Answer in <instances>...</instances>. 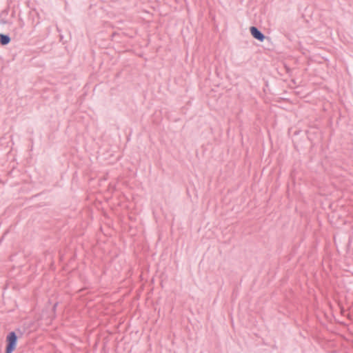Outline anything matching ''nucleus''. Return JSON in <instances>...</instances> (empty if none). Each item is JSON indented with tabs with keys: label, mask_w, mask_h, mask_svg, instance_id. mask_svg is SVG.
I'll list each match as a JSON object with an SVG mask.
<instances>
[{
	"label": "nucleus",
	"mask_w": 353,
	"mask_h": 353,
	"mask_svg": "<svg viewBox=\"0 0 353 353\" xmlns=\"http://www.w3.org/2000/svg\"><path fill=\"white\" fill-rule=\"evenodd\" d=\"M18 336L15 332H10L6 336V348L5 353H12L16 348Z\"/></svg>",
	"instance_id": "obj_1"
},
{
	"label": "nucleus",
	"mask_w": 353,
	"mask_h": 353,
	"mask_svg": "<svg viewBox=\"0 0 353 353\" xmlns=\"http://www.w3.org/2000/svg\"><path fill=\"white\" fill-rule=\"evenodd\" d=\"M10 42V37L8 34H0V43L3 46L7 45Z\"/></svg>",
	"instance_id": "obj_3"
},
{
	"label": "nucleus",
	"mask_w": 353,
	"mask_h": 353,
	"mask_svg": "<svg viewBox=\"0 0 353 353\" xmlns=\"http://www.w3.org/2000/svg\"><path fill=\"white\" fill-rule=\"evenodd\" d=\"M252 36L259 41H263L265 39L264 34L255 26H251L250 28Z\"/></svg>",
	"instance_id": "obj_2"
},
{
	"label": "nucleus",
	"mask_w": 353,
	"mask_h": 353,
	"mask_svg": "<svg viewBox=\"0 0 353 353\" xmlns=\"http://www.w3.org/2000/svg\"><path fill=\"white\" fill-rule=\"evenodd\" d=\"M151 281H152V282L154 281V278L153 277L151 279Z\"/></svg>",
	"instance_id": "obj_4"
}]
</instances>
